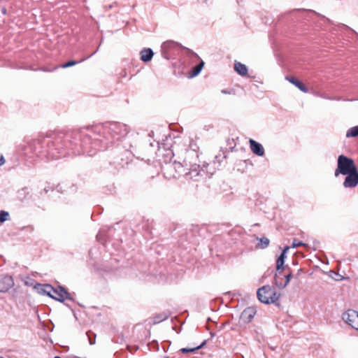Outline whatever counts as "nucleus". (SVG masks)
I'll use <instances>...</instances> for the list:
<instances>
[{"instance_id":"nucleus-10","label":"nucleus","mask_w":358,"mask_h":358,"mask_svg":"<svg viewBox=\"0 0 358 358\" xmlns=\"http://www.w3.org/2000/svg\"><path fill=\"white\" fill-rule=\"evenodd\" d=\"M14 285V282L10 275H0V292H6Z\"/></svg>"},{"instance_id":"nucleus-33","label":"nucleus","mask_w":358,"mask_h":358,"mask_svg":"<svg viewBox=\"0 0 358 358\" xmlns=\"http://www.w3.org/2000/svg\"><path fill=\"white\" fill-rule=\"evenodd\" d=\"M289 250V246H286L285 247V248L283 249L282 253V254H285L286 255V253L287 252V251Z\"/></svg>"},{"instance_id":"nucleus-28","label":"nucleus","mask_w":358,"mask_h":358,"mask_svg":"<svg viewBox=\"0 0 358 358\" xmlns=\"http://www.w3.org/2000/svg\"><path fill=\"white\" fill-rule=\"evenodd\" d=\"M306 245H307V244L303 243L302 241H299L297 239H294L292 241L291 248H298L299 246H306Z\"/></svg>"},{"instance_id":"nucleus-18","label":"nucleus","mask_w":358,"mask_h":358,"mask_svg":"<svg viewBox=\"0 0 358 358\" xmlns=\"http://www.w3.org/2000/svg\"><path fill=\"white\" fill-rule=\"evenodd\" d=\"M38 292L48 295V296H51L52 290H53V287L49 284L45 285H38Z\"/></svg>"},{"instance_id":"nucleus-5","label":"nucleus","mask_w":358,"mask_h":358,"mask_svg":"<svg viewBox=\"0 0 358 358\" xmlns=\"http://www.w3.org/2000/svg\"><path fill=\"white\" fill-rule=\"evenodd\" d=\"M184 176L187 178L194 181H199L205 179L208 176L206 167H201L199 165L194 164L191 165L189 171L185 172Z\"/></svg>"},{"instance_id":"nucleus-12","label":"nucleus","mask_w":358,"mask_h":358,"mask_svg":"<svg viewBox=\"0 0 358 358\" xmlns=\"http://www.w3.org/2000/svg\"><path fill=\"white\" fill-rule=\"evenodd\" d=\"M282 271L280 270V273H278V271H276L275 273V285L280 287V288H284L285 287L288 283L290 281V279L292 278V273L289 272L288 274L285 275V281L284 283H282L281 281H280V275H282Z\"/></svg>"},{"instance_id":"nucleus-29","label":"nucleus","mask_w":358,"mask_h":358,"mask_svg":"<svg viewBox=\"0 0 358 358\" xmlns=\"http://www.w3.org/2000/svg\"><path fill=\"white\" fill-rule=\"evenodd\" d=\"M221 93L223 94H234L235 91L233 89H229V90L224 89V90H221Z\"/></svg>"},{"instance_id":"nucleus-19","label":"nucleus","mask_w":358,"mask_h":358,"mask_svg":"<svg viewBox=\"0 0 358 358\" xmlns=\"http://www.w3.org/2000/svg\"><path fill=\"white\" fill-rule=\"evenodd\" d=\"M286 258V255L281 253L280 255L278 257L276 260V271L280 273V270L282 269L283 264L285 263V259Z\"/></svg>"},{"instance_id":"nucleus-35","label":"nucleus","mask_w":358,"mask_h":358,"mask_svg":"<svg viewBox=\"0 0 358 358\" xmlns=\"http://www.w3.org/2000/svg\"><path fill=\"white\" fill-rule=\"evenodd\" d=\"M154 146H155L154 143L150 142V144H149V147L152 148Z\"/></svg>"},{"instance_id":"nucleus-16","label":"nucleus","mask_w":358,"mask_h":358,"mask_svg":"<svg viewBox=\"0 0 358 358\" xmlns=\"http://www.w3.org/2000/svg\"><path fill=\"white\" fill-rule=\"evenodd\" d=\"M286 80L295 85L297 88H299L303 92H308V88L298 79L294 77L287 76L286 77Z\"/></svg>"},{"instance_id":"nucleus-24","label":"nucleus","mask_w":358,"mask_h":358,"mask_svg":"<svg viewBox=\"0 0 358 358\" xmlns=\"http://www.w3.org/2000/svg\"><path fill=\"white\" fill-rule=\"evenodd\" d=\"M167 317H168V316L165 313L159 314V315H157L154 317V318H153V323L154 324H158V323L165 320L166 319H167Z\"/></svg>"},{"instance_id":"nucleus-7","label":"nucleus","mask_w":358,"mask_h":358,"mask_svg":"<svg viewBox=\"0 0 358 358\" xmlns=\"http://www.w3.org/2000/svg\"><path fill=\"white\" fill-rule=\"evenodd\" d=\"M50 297L60 302H64L65 299L72 300L70 294L62 286H58L57 288L53 287Z\"/></svg>"},{"instance_id":"nucleus-11","label":"nucleus","mask_w":358,"mask_h":358,"mask_svg":"<svg viewBox=\"0 0 358 358\" xmlns=\"http://www.w3.org/2000/svg\"><path fill=\"white\" fill-rule=\"evenodd\" d=\"M249 143L250 149L254 154L259 157H262L264 155V149L262 144L255 141L253 139H250Z\"/></svg>"},{"instance_id":"nucleus-13","label":"nucleus","mask_w":358,"mask_h":358,"mask_svg":"<svg viewBox=\"0 0 358 358\" xmlns=\"http://www.w3.org/2000/svg\"><path fill=\"white\" fill-rule=\"evenodd\" d=\"M166 168L169 169L173 168L176 170V174L173 175L174 178L180 177L185 173L184 166L180 162L177 163L176 161H174L173 164H168Z\"/></svg>"},{"instance_id":"nucleus-17","label":"nucleus","mask_w":358,"mask_h":358,"mask_svg":"<svg viewBox=\"0 0 358 358\" xmlns=\"http://www.w3.org/2000/svg\"><path fill=\"white\" fill-rule=\"evenodd\" d=\"M234 70L241 76H245L248 73L247 66L241 62L234 64Z\"/></svg>"},{"instance_id":"nucleus-9","label":"nucleus","mask_w":358,"mask_h":358,"mask_svg":"<svg viewBox=\"0 0 358 358\" xmlns=\"http://www.w3.org/2000/svg\"><path fill=\"white\" fill-rule=\"evenodd\" d=\"M188 52V56L190 57L192 59H195L196 60H199V63L193 67L192 71L189 73V78H194L196 76H198L200 72L201 71L203 66H204V62L200 59V57L194 52H192L190 50H187Z\"/></svg>"},{"instance_id":"nucleus-23","label":"nucleus","mask_w":358,"mask_h":358,"mask_svg":"<svg viewBox=\"0 0 358 358\" xmlns=\"http://www.w3.org/2000/svg\"><path fill=\"white\" fill-rule=\"evenodd\" d=\"M358 136V126H355L349 129L346 133V137H356Z\"/></svg>"},{"instance_id":"nucleus-3","label":"nucleus","mask_w":358,"mask_h":358,"mask_svg":"<svg viewBox=\"0 0 358 358\" xmlns=\"http://www.w3.org/2000/svg\"><path fill=\"white\" fill-rule=\"evenodd\" d=\"M357 168L352 158L348 157L343 155L338 157L337 168L335 170L334 176L338 177L339 175L348 174Z\"/></svg>"},{"instance_id":"nucleus-1","label":"nucleus","mask_w":358,"mask_h":358,"mask_svg":"<svg viewBox=\"0 0 358 358\" xmlns=\"http://www.w3.org/2000/svg\"><path fill=\"white\" fill-rule=\"evenodd\" d=\"M140 140L138 134L130 132L127 124L115 122L32 140L25 148V154L29 157H36L41 159H56L81 154L93 156L97 150L122 142V147L134 156L149 162L150 159L141 157L144 149Z\"/></svg>"},{"instance_id":"nucleus-27","label":"nucleus","mask_w":358,"mask_h":358,"mask_svg":"<svg viewBox=\"0 0 358 358\" xmlns=\"http://www.w3.org/2000/svg\"><path fill=\"white\" fill-rule=\"evenodd\" d=\"M28 190H27V188H22L20 190L18 191L17 192V196H18V198L20 199V200H23L24 199H25L26 197V195L28 194Z\"/></svg>"},{"instance_id":"nucleus-14","label":"nucleus","mask_w":358,"mask_h":358,"mask_svg":"<svg viewBox=\"0 0 358 358\" xmlns=\"http://www.w3.org/2000/svg\"><path fill=\"white\" fill-rule=\"evenodd\" d=\"M255 315L254 308L248 307L245 308L241 313V319L245 322H250Z\"/></svg>"},{"instance_id":"nucleus-4","label":"nucleus","mask_w":358,"mask_h":358,"mask_svg":"<svg viewBox=\"0 0 358 358\" xmlns=\"http://www.w3.org/2000/svg\"><path fill=\"white\" fill-rule=\"evenodd\" d=\"M182 45L173 41H167L164 42L161 46V52L162 57L166 59H169L176 55Z\"/></svg>"},{"instance_id":"nucleus-26","label":"nucleus","mask_w":358,"mask_h":358,"mask_svg":"<svg viewBox=\"0 0 358 358\" xmlns=\"http://www.w3.org/2000/svg\"><path fill=\"white\" fill-rule=\"evenodd\" d=\"M9 213L5 210H0V223L9 220Z\"/></svg>"},{"instance_id":"nucleus-38","label":"nucleus","mask_w":358,"mask_h":358,"mask_svg":"<svg viewBox=\"0 0 358 358\" xmlns=\"http://www.w3.org/2000/svg\"><path fill=\"white\" fill-rule=\"evenodd\" d=\"M152 150H148L147 152L150 153V152H152Z\"/></svg>"},{"instance_id":"nucleus-34","label":"nucleus","mask_w":358,"mask_h":358,"mask_svg":"<svg viewBox=\"0 0 358 358\" xmlns=\"http://www.w3.org/2000/svg\"><path fill=\"white\" fill-rule=\"evenodd\" d=\"M156 145L159 148L158 150H159V151H161L162 148H161V147H159V143H158V142H156Z\"/></svg>"},{"instance_id":"nucleus-39","label":"nucleus","mask_w":358,"mask_h":358,"mask_svg":"<svg viewBox=\"0 0 358 358\" xmlns=\"http://www.w3.org/2000/svg\"><path fill=\"white\" fill-rule=\"evenodd\" d=\"M166 358H168V357H166Z\"/></svg>"},{"instance_id":"nucleus-21","label":"nucleus","mask_w":358,"mask_h":358,"mask_svg":"<svg viewBox=\"0 0 358 358\" xmlns=\"http://www.w3.org/2000/svg\"><path fill=\"white\" fill-rule=\"evenodd\" d=\"M256 239L257 241H259V243L257 245V248L264 249V248H267L268 245H269V240L266 237H262V238L256 237Z\"/></svg>"},{"instance_id":"nucleus-22","label":"nucleus","mask_w":358,"mask_h":358,"mask_svg":"<svg viewBox=\"0 0 358 358\" xmlns=\"http://www.w3.org/2000/svg\"><path fill=\"white\" fill-rule=\"evenodd\" d=\"M206 341H204L202 342V343L201 345H199L197 347H195L193 348H183L180 349V351L182 353L194 352L202 348L206 345Z\"/></svg>"},{"instance_id":"nucleus-30","label":"nucleus","mask_w":358,"mask_h":358,"mask_svg":"<svg viewBox=\"0 0 358 358\" xmlns=\"http://www.w3.org/2000/svg\"><path fill=\"white\" fill-rule=\"evenodd\" d=\"M185 153L187 155H191L192 154L195 157H198V155H197L195 149H193L192 150L185 149Z\"/></svg>"},{"instance_id":"nucleus-20","label":"nucleus","mask_w":358,"mask_h":358,"mask_svg":"<svg viewBox=\"0 0 358 358\" xmlns=\"http://www.w3.org/2000/svg\"><path fill=\"white\" fill-rule=\"evenodd\" d=\"M96 51H97V50L95 52H94L91 55L87 57L86 58L82 59L80 61H75V60L69 61L68 62L62 64L61 67L63 68V69H65V68H68V67L74 66V65H76V64H78L80 62H82L85 61L86 59H87L90 57H91L92 55H93Z\"/></svg>"},{"instance_id":"nucleus-6","label":"nucleus","mask_w":358,"mask_h":358,"mask_svg":"<svg viewBox=\"0 0 358 358\" xmlns=\"http://www.w3.org/2000/svg\"><path fill=\"white\" fill-rule=\"evenodd\" d=\"M342 320L351 326L352 328L358 330V312L354 310H348L343 313Z\"/></svg>"},{"instance_id":"nucleus-8","label":"nucleus","mask_w":358,"mask_h":358,"mask_svg":"<svg viewBox=\"0 0 358 358\" xmlns=\"http://www.w3.org/2000/svg\"><path fill=\"white\" fill-rule=\"evenodd\" d=\"M343 186L346 189H352L358 185V171L357 169L348 174H345Z\"/></svg>"},{"instance_id":"nucleus-2","label":"nucleus","mask_w":358,"mask_h":358,"mask_svg":"<svg viewBox=\"0 0 358 358\" xmlns=\"http://www.w3.org/2000/svg\"><path fill=\"white\" fill-rule=\"evenodd\" d=\"M257 295L258 299L263 303H274L279 305L278 301L280 294L278 293L274 287L270 285H264L259 288L257 292Z\"/></svg>"},{"instance_id":"nucleus-32","label":"nucleus","mask_w":358,"mask_h":358,"mask_svg":"<svg viewBox=\"0 0 358 358\" xmlns=\"http://www.w3.org/2000/svg\"><path fill=\"white\" fill-rule=\"evenodd\" d=\"M6 162V160L3 155L0 156V166H3Z\"/></svg>"},{"instance_id":"nucleus-15","label":"nucleus","mask_w":358,"mask_h":358,"mask_svg":"<svg viewBox=\"0 0 358 358\" xmlns=\"http://www.w3.org/2000/svg\"><path fill=\"white\" fill-rule=\"evenodd\" d=\"M140 55L141 61L148 62L153 57L154 52L151 48H144L141 50Z\"/></svg>"},{"instance_id":"nucleus-36","label":"nucleus","mask_w":358,"mask_h":358,"mask_svg":"<svg viewBox=\"0 0 358 358\" xmlns=\"http://www.w3.org/2000/svg\"><path fill=\"white\" fill-rule=\"evenodd\" d=\"M2 13H4V14L6 13V8H3L2 9Z\"/></svg>"},{"instance_id":"nucleus-25","label":"nucleus","mask_w":358,"mask_h":358,"mask_svg":"<svg viewBox=\"0 0 358 358\" xmlns=\"http://www.w3.org/2000/svg\"><path fill=\"white\" fill-rule=\"evenodd\" d=\"M166 157L169 158V159L171 161L173 157L175 155V152H177V147L176 145H173L172 149H167L166 150Z\"/></svg>"},{"instance_id":"nucleus-37","label":"nucleus","mask_w":358,"mask_h":358,"mask_svg":"<svg viewBox=\"0 0 358 358\" xmlns=\"http://www.w3.org/2000/svg\"><path fill=\"white\" fill-rule=\"evenodd\" d=\"M184 162L185 163V165H187L186 159L184 160Z\"/></svg>"},{"instance_id":"nucleus-31","label":"nucleus","mask_w":358,"mask_h":358,"mask_svg":"<svg viewBox=\"0 0 358 358\" xmlns=\"http://www.w3.org/2000/svg\"><path fill=\"white\" fill-rule=\"evenodd\" d=\"M90 334L91 333H90V332L87 333V335L88 339H89V343L90 345H94L95 343V335L94 336V338H92L90 336Z\"/></svg>"}]
</instances>
